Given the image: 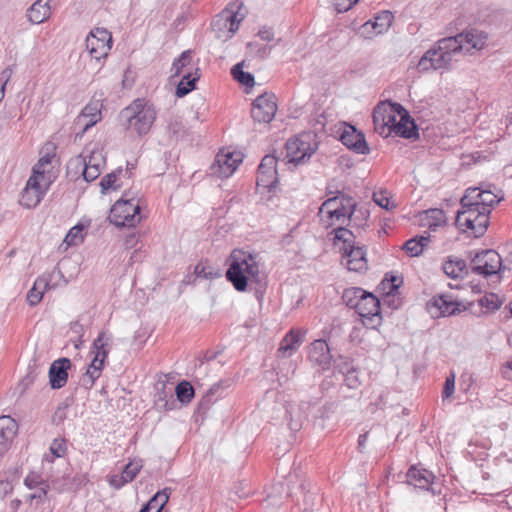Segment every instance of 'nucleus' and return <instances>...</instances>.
Segmentation results:
<instances>
[{"mask_svg": "<svg viewBox=\"0 0 512 512\" xmlns=\"http://www.w3.org/2000/svg\"><path fill=\"white\" fill-rule=\"evenodd\" d=\"M229 268L226 278L240 292L247 289L248 281L261 284L263 275L260 272L258 254L243 249H234L228 259Z\"/></svg>", "mask_w": 512, "mask_h": 512, "instance_id": "obj_1", "label": "nucleus"}, {"mask_svg": "<svg viewBox=\"0 0 512 512\" xmlns=\"http://www.w3.org/2000/svg\"><path fill=\"white\" fill-rule=\"evenodd\" d=\"M462 38L460 33L438 40L418 61V71L449 69L456 56L464 53L466 45L463 44Z\"/></svg>", "mask_w": 512, "mask_h": 512, "instance_id": "obj_2", "label": "nucleus"}, {"mask_svg": "<svg viewBox=\"0 0 512 512\" xmlns=\"http://www.w3.org/2000/svg\"><path fill=\"white\" fill-rule=\"evenodd\" d=\"M156 119V110L144 99H136L120 112V121L126 130L139 136L146 135Z\"/></svg>", "mask_w": 512, "mask_h": 512, "instance_id": "obj_3", "label": "nucleus"}, {"mask_svg": "<svg viewBox=\"0 0 512 512\" xmlns=\"http://www.w3.org/2000/svg\"><path fill=\"white\" fill-rule=\"evenodd\" d=\"M357 203L349 195L337 191L336 195L324 201L319 209L320 214H326L329 222L327 226L336 223L343 224L346 220L353 221Z\"/></svg>", "mask_w": 512, "mask_h": 512, "instance_id": "obj_4", "label": "nucleus"}, {"mask_svg": "<svg viewBox=\"0 0 512 512\" xmlns=\"http://www.w3.org/2000/svg\"><path fill=\"white\" fill-rule=\"evenodd\" d=\"M483 189L480 187H469L460 200L461 209L456 215V225L463 231L470 230L475 226L476 213L480 211V203L482 202Z\"/></svg>", "mask_w": 512, "mask_h": 512, "instance_id": "obj_5", "label": "nucleus"}, {"mask_svg": "<svg viewBox=\"0 0 512 512\" xmlns=\"http://www.w3.org/2000/svg\"><path fill=\"white\" fill-rule=\"evenodd\" d=\"M399 107L403 106L399 103L385 101L380 102L374 108L372 117L375 132L383 137L392 135L396 126H398V119L402 115Z\"/></svg>", "mask_w": 512, "mask_h": 512, "instance_id": "obj_6", "label": "nucleus"}, {"mask_svg": "<svg viewBox=\"0 0 512 512\" xmlns=\"http://www.w3.org/2000/svg\"><path fill=\"white\" fill-rule=\"evenodd\" d=\"M109 220L118 227H134L140 222V206L133 198H121L110 210Z\"/></svg>", "mask_w": 512, "mask_h": 512, "instance_id": "obj_7", "label": "nucleus"}, {"mask_svg": "<svg viewBox=\"0 0 512 512\" xmlns=\"http://www.w3.org/2000/svg\"><path fill=\"white\" fill-rule=\"evenodd\" d=\"M470 269L473 273L489 277L495 274H503V260L492 249L476 252L470 261Z\"/></svg>", "mask_w": 512, "mask_h": 512, "instance_id": "obj_8", "label": "nucleus"}, {"mask_svg": "<svg viewBox=\"0 0 512 512\" xmlns=\"http://www.w3.org/2000/svg\"><path fill=\"white\" fill-rule=\"evenodd\" d=\"M481 197L482 202L479 207L480 211L475 214L478 220L476 221L475 226H472V234L476 238L483 236L486 232L489 226V215L493 207L503 200L504 194L501 190L495 193L491 189H483V195Z\"/></svg>", "mask_w": 512, "mask_h": 512, "instance_id": "obj_9", "label": "nucleus"}, {"mask_svg": "<svg viewBox=\"0 0 512 512\" xmlns=\"http://www.w3.org/2000/svg\"><path fill=\"white\" fill-rule=\"evenodd\" d=\"M112 47V35L105 28H95L86 38V49L96 60L105 58Z\"/></svg>", "mask_w": 512, "mask_h": 512, "instance_id": "obj_10", "label": "nucleus"}, {"mask_svg": "<svg viewBox=\"0 0 512 512\" xmlns=\"http://www.w3.org/2000/svg\"><path fill=\"white\" fill-rule=\"evenodd\" d=\"M309 138V135H304L287 141L285 148L288 163L295 165L304 163L315 153L316 146L311 145Z\"/></svg>", "mask_w": 512, "mask_h": 512, "instance_id": "obj_11", "label": "nucleus"}, {"mask_svg": "<svg viewBox=\"0 0 512 512\" xmlns=\"http://www.w3.org/2000/svg\"><path fill=\"white\" fill-rule=\"evenodd\" d=\"M356 312L367 328H376L381 323L380 300L370 292L365 291Z\"/></svg>", "mask_w": 512, "mask_h": 512, "instance_id": "obj_12", "label": "nucleus"}, {"mask_svg": "<svg viewBox=\"0 0 512 512\" xmlns=\"http://www.w3.org/2000/svg\"><path fill=\"white\" fill-rule=\"evenodd\" d=\"M277 112L276 96L265 92L252 103L251 116L259 123H270Z\"/></svg>", "mask_w": 512, "mask_h": 512, "instance_id": "obj_13", "label": "nucleus"}, {"mask_svg": "<svg viewBox=\"0 0 512 512\" xmlns=\"http://www.w3.org/2000/svg\"><path fill=\"white\" fill-rule=\"evenodd\" d=\"M63 278V274L55 267L47 275H42L36 279L33 287L27 293V301L31 306L37 305L48 288H55L58 285V280Z\"/></svg>", "mask_w": 512, "mask_h": 512, "instance_id": "obj_14", "label": "nucleus"}, {"mask_svg": "<svg viewBox=\"0 0 512 512\" xmlns=\"http://www.w3.org/2000/svg\"><path fill=\"white\" fill-rule=\"evenodd\" d=\"M278 159L274 155H266L262 158L258 167L257 185L269 190L273 189L278 182L277 178Z\"/></svg>", "mask_w": 512, "mask_h": 512, "instance_id": "obj_15", "label": "nucleus"}, {"mask_svg": "<svg viewBox=\"0 0 512 512\" xmlns=\"http://www.w3.org/2000/svg\"><path fill=\"white\" fill-rule=\"evenodd\" d=\"M242 159L235 153H218L211 165V173L219 178H228L237 169Z\"/></svg>", "mask_w": 512, "mask_h": 512, "instance_id": "obj_16", "label": "nucleus"}, {"mask_svg": "<svg viewBox=\"0 0 512 512\" xmlns=\"http://www.w3.org/2000/svg\"><path fill=\"white\" fill-rule=\"evenodd\" d=\"M459 303L450 295L434 296L427 304L428 312L432 317L455 315L459 309Z\"/></svg>", "mask_w": 512, "mask_h": 512, "instance_id": "obj_17", "label": "nucleus"}, {"mask_svg": "<svg viewBox=\"0 0 512 512\" xmlns=\"http://www.w3.org/2000/svg\"><path fill=\"white\" fill-rule=\"evenodd\" d=\"M340 141L347 148L358 154L366 155L370 151L364 134L352 125H347L344 128L340 135Z\"/></svg>", "mask_w": 512, "mask_h": 512, "instance_id": "obj_18", "label": "nucleus"}, {"mask_svg": "<svg viewBox=\"0 0 512 512\" xmlns=\"http://www.w3.org/2000/svg\"><path fill=\"white\" fill-rule=\"evenodd\" d=\"M71 360L63 357L52 362L49 368V384L52 389L63 388L68 381V370L71 368Z\"/></svg>", "mask_w": 512, "mask_h": 512, "instance_id": "obj_19", "label": "nucleus"}, {"mask_svg": "<svg viewBox=\"0 0 512 512\" xmlns=\"http://www.w3.org/2000/svg\"><path fill=\"white\" fill-rule=\"evenodd\" d=\"M308 358L311 363L318 366L321 370L329 369L332 355L327 342L322 339L312 342L309 348Z\"/></svg>", "mask_w": 512, "mask_h": 512, "instance_id": "obj_20", "label": "nucleus"}, {"mask_svg": "<svg viewBox=\"0 0 512 512\" xmlns=\"http://www.w3.org/2000/svg\"><path fill=\"white\" fill-rule=\"evenodd\" d=\"M343 259L350 271L362 272L367 269L366 252L363 247L352 245L343 248Z\"/></svg>", "mask_w": 512, "mask_h": 512, "instance_id": "obj_21", "label": "nucleus"}, {"mask_svg": "<svg viewBox=\"0 0 512 512\" xmlns=\"http://www.w3.org/2000/svg\"><path fill=\"white\" fill-rule=\"evenodd\" d=\"M109 344L110 337H108L105 332L99 333L91 347V353L94 354V357L90 366H95V368L100 370L103 369L105 360L109 354Z\"/></svg>", "mask_w": 512, "mask_h": 512, "instance_id": "obj_22", "label": "nucleus"}, {"mask_svg": "<svg viewBox=\"0 0 512 512\" xmlns=\"http://www.w3.org/2000/svg\"><path fill=\"white\" fill-rule=\"evenodd\" d=\"M84 170H83V178L87 182L94 181L101 174V168L105 163V158L102 154V151L94 150L88 157L83 159Z\"/></svg>", "mask_w": 512, "mask_h": 512, "instance_id": "obj_23", "label": "nucleus"}, {"mask_svg": "<svg viewBox=\"0 0 512 512\" xmlns=\"http://www.w3.org/2000/svg\"><path fill=\"white\" fill-rule=\"evenodd\" d=\"M399 108L402 115L400 116V119H398V126H396V129L392 134L405 139H417L419 134L414 120L404 107Z\"/></svg>", "mask_w": 512, "mask_h": 512, "instance_id": "obj_24", "label": "nucleus"}, {"mask_svg": "<svg viewBox=\"0 0 512 512\" xmlns=\"http://www.w3.org/2000/svg\"><path fill=\"white\" fill-rule=\"evenodd\" d=\"M305 334L306 331L290 330L281 341L280 347L277 350L278 356L288 357L292 355L303 341Z\"/></svg>", "mask_w": 512, "mask_h": 512, "instance_id": "obj_25", "label": "nucleus"}, {"mask_svg": "<svg viewBox=\"0 0 512 512\" xmlns=\"http://www.w3.org/2000/svg\"><path fill=\"white\" fill-rule=\"evenodd\" d=\"M393 18V14L390 11H381L373 20H369L362 25L363 33L368 32L371 28L375 35H380L389 29Z\"/></svg>", "mask_w": 512, "mask_h": 512, "instance_id": "obj_26", "label": "nucleus"}, {"mask_svg": "<svg viewBox=\"0 0 512 512\" xmlns=\"http://www.w3.org/2000/svg\"><path fill=\"white\" fill-rule=\"evenodd\" d=\"M18 425L10 416L0 417V453L7 450L9 443L14 439Z\"/></svg>", "mask_w": 512, "mask_h": 512, "instance_id": "obj_27", "label": "nucleus"}, {"mask_svg": "<svg viewBox=\"0 0 512 512\" xmlns=\"http://www.w3.org/2000/svg\"><path fill=\"white\" fill-rule=\"evenodd\" d=\"M443 272L450 278H463L468 275L469 268L463 259L458 257H448L443 265Z\"/></svg>", "mask_w": 512, "mask_h": 512, "instance_id": "obj_28", "label": "nucleus"}, {"mask_svg": "<svg viewBox=\"0 0 512 512\" xmlns=\"http://www.w3.org/2000/svg\"><path fill=\"white\" fill-rule=\"evenodd\" d=\"M51 0H37L28 9V20L33 24H40L47 20L51 15L49 2Z\"/></svg>", "mask_w": 512, "mask_h": 512, "instance_id": "obj_29", "label": "nucleus"}, {"mask_svg": "<svg viewBox=\"0 0 512 512\" xmlns=\"http://www.w3.org/2000/svg\"><path fill=\"white\" fill-rule=\"evenodd\" d=\"M406 478L408 484L417 488L426 489L432 483L434 476L426 469H418L413 466L408 470Z\"/></svg>", "mask_w": 512, "mask_h": 512, "instance_id": "obj_30", "label": "nucleus"}, {"mask_svg": "<svg viewBox=\"0 0 512 512\" xmlns=\"http://www.w3.org/2000/svg\"><path fill=\"white\" fill-rule=\"evenodd\" d=\"M171 493L170 488H164L158 491L139 512H167L164 510Z\"/></svg>", "mask_w": 512, "mask_h": 512, "instance_id": "obj_31", "label": "nucleus"}, {"mask_svg": "<svg viewBox=\"0 0 512 512\" xmlns=\"http://www.w3.org/2000/svg\"><path fill=\"white\" fill-rule=\"evenodd\" d=\"M461 35L463 37L462 42L466 45L464 53H469L471 49L480 50L486 44L487 35L484 32L472 29L461 33Z\"/></svg>", "mask_w": 512, "mask_h": 512, "instance_id": "obj_32", "label": "nucleus"}, {"mask_svg": "<svg viewBox=\"0 0 512 512\" xmlns=\"http://www.w3.org/2000/svg\"><path fill=\"white\" fill-rule=\"evenodd\" d=\"M199 78V68H195L194 72L187 71L185 74H183L182 79L176 87V96L181 98L194 90L196 88V82L199 80Z\"/></svg>", "mask_w": 512, "mask_h": 512, "instance_id": "obj_33", "label": "nucleus"}, {"mask_svg": "<svg viewBox=\"0 0 512 512\" xmlns=\"http://www.w3.org/2000/svg\"><path fill=\"white\" fill-rule=\"evenodd\" d=\"M102 104L100 101L95 100L89 102L80 113V121L84 119V117H90V122L85 124V128H91L95 124H97L102 119L101 114Z\"/></svg>", "mask_w": 512, "mask_h": 512, "instance_id": "obj_34", "label": "nucleus"}, {"mask_svg": "<svg viewBox=\"0 0 512 512\" xmlns=\"http://www.w3.org/2000/svg\"><path fill=\"white\" fill-rule=\"evenodd\" d=\"M157 394L155 395V405L162 410H172L175 407L176 400L171 389L166 390V384H161V389L157 388Z\"/></svg>", "mask_w": 512, "mask_h": 512, "instance_id": "obj_35", "label": "nucleus"}, {"mask_svg": "<svg viewBox=\"0 0 512 512\" xmlns=\"http://www.w3.org/2000/svg\"><path fill=\"white\" fill-rule=\"evenodd\" d=\"M430 241V236H415L407 240L402 249L405 250L411 257H416L422 254L423 249Z\"/></svg>", "mask_w": 512, "mask_h": 512, "instance_id": "obj_36", "label": "nucleus"}, {"mask_svg": "<svg viewBox=\"0 0 512 512\" xmlns=\"http://www.w3.org/2000/svg\"><path fill=\"white\" fill-rule=\"evenodd\" d=\"M44 195L43 190H32L30 188H24L20 197V204L26 208H35L41 201Z\"/></svg>", "mask_w": 512, "mask_h": 512, "instance_id": "obj_37", "label": "nucleus"}, {"mask_svg": "<svg viewBox=\"0 0 512 512\" xmlns=\"http://www.w3.org/2000/svg\"><path fill=\"white\" fill-rule=\"evenodd\" d=\"M364 295V289L360 287H351L344 290L342 299L348 307L356 310Z\"/></svg>", "mask_w": 512, "mask_h": 512, "instance_id": "obj_38", "label": "nucleus"}, {"mask_svg": "<svg viewBox=\"0 0 512 512\" xmlns=\"http://www.w3.org/2000/svg\"><path fill=\"white\" fill-rule=\"evenodd\" d=\"M192 61V52L191 50H186L181 53V55L174 60L171 68L172 75L171 77L180 76L186 67L190 65Z\"/></svg>", "mask_w": 512, "mask_h": 512, "instance_id": "obj_39", "label": "nucleus"}, {"mask_svg": "<svg viewBox=\"0 0 512 512\" xmlns=\"http://www.w3.org/2000/svg\"><path fill=\"white\" fill-rule=\"evenodd\" d=\"M167 131L169 136L176 141L184 138L187 134V130L179 117L169 119Z\"/></svg>", "mask_w": 512, "mask_h": 512, "instance_id": "obj_40", "label": "nucleus"}, {"mask_svg": "<svg viewBox=\"0 0 512 512\" xmlns=\"http://www.w3.org/2000/svg\"><path fill=\"white\" fill-rule=\"evenodd\" d=\"M243 19L244 16L239 15L238 11H235L232 7H227L212 21V26H220L222 25V21L225 23L242 22Z\"/></svg>", "mask_w": 512, "mask_h": 512, "instance_id": "obj_41", "label": "nucleus"}, {"mask_svg": "<svg viewBox=\"0 0 512 512\" xmlns=\"http://www.w3.org/2000/svg\"><path fill=\"white\" fill-rule=\"evenodd\" d=\"M175 393L181 403H190L194 397V388L188 381H181L175 387Z\"/></svg>", "mask_w": 512, "mask_h": 512, "instance_id": "obj_42", "label": "nucleus"}, {"mask_svg": "<svg viewBox=\"0 0 512 512\" xmlns=\"http://www.w3.org/2000/svg\"><path fill=\"white\" fill-rule=\"evenodd\" d=\"M233 78L244 86L252 87L255 83L254 76L242 69V63H237L231 69Z\"/></svg>", "mask_w": 512, "mask_h": 512, "instance_id": "obj_43", "label": "nucleus"}, {"mask_svg": "<svg viewBox=\"0 0 512 512\" xmlns=\"http://www.w3.org/2000/svg\"><path fill=\"white\" fill-rule=\"evenodd\" d=\"M331 234L334 235L335 241L343 242V248L350 247L355 243V235L351 230L345 227L339 226L333 229Z\"/></svg>", "mask_w": 512, "mask_h": 512, "instance_id": "obj_44", "label": "nucleus"}, {"mask_svg": "<svg viewBox=\"0 0 512 512\" xmlns=\"http://www.w3.org/2000/svg\"><path fill=\"white\" fill-rule=\"evenodd\" d=\"M122 173V169L119 168L116 171L106 174L100 181V187L102 193H106L109 189L117 190L119 186L115 185L118 179V175Z\"/></svg>", "mask_w": 512, "mask_h": 512, "instance_id": "obj_45", "label": "nucleus"}, {"mask_svg": "<svg viewBox=\"0 0 512 512\" xmlns=\"http://www.w3.org/2000/svg\"><path fill=\"white\" fill-rule=\"evenodd\" d=\"M83 228L84 227L82 225L72 227L66 234L64 243H66L67 246H73L81 243L83 241Z\"/></svg>", "mask_w": 512, "mask_h": 512, "instance_id": "obj_46", "label": "nucleus"}, {"mask_svg": "<svg viewBox=\"0 0 512 512\" xmlns=\"http://www.w3.org/2000/svg\"><path fill=\"white\" fill-rule=\"evenodd\" d=\"M24 485L32 489H40L41 486L49 485L48 482L37 472H30L24 479Z\"/></svg>", "mask_w": 512, "mask_h": 512, "instance_id": "obj_47", "label": "nucleus"}, {"mask_svg": "<svg viewBox=\"0 0 512 512\" xmlns=\"http://www.w3.org/2000/svg\"><path fill=\"white\" fill-rule=\"evenodd\" d=\"M102 370L95 368V366H90L87 368L86 373L83 375L81 382L82 385L86 388H91L95 381L101 376Z\"/></svg>", "mask_w": 512, "mask_h": 512, "instance_id": "obj_48", "label": "nucleus"}, {"mask_svg": "<svg viewBox=\"0 0 512 512\" xmlns=\"http://www.w3.org/2000/svg\"><path fill=\"white\" fill-rule=\"evenodd\" d=\"M479 304L482 307H485L487 309L494 311L501 307L502 301L500 300L498 295H496L494 293H490L489 295L482 297L479 300Z\"/></svg>", "mask_w": 512, "mask_h": 512, "instance_id": "obj_49", "label": "nucleus"}, {"mask_svg": "<svg viewBox=\"0 0 512 512\" xmlns=\"http://www.w3.org/2000/svg\"><path fill=\"white\" fill-rule=\"evenodd\" d=\"M54 157V154L46 153L40 157L38 162L33 167L34 174L41 175V178H44L45 172H48L46 166L51 164V160Z\"/></svg>", "mask_w": 512, "mask_h": 512, "instance_id": "obj_50", "label": "nucleus"}, {"mask_svg": "<svg viewBox=\"0 0 512 512\" xmlns=\"http://www.w3.org/2000/svg\"><path fill=\"white\" fill-rule=\"evenodd\" d=\"M287 417H289L288 426L291 431H299L302 427V421L298 409H287Z\"/></svg>", "mask_w": 512, "mask_h": 512, "instance_id": "obj_51", "label": "nucleus"}, {"mask_svg": "<svg viewBox=\"0 0 512 512\" xmlns=\"http://www.w3.org/2000/svg\"><path fill=\"white\" fill-rule=\"evenodd\" d=\"M141 468L142 465L139 462L132 461L125 465L121 473L128 482H131L139 473Z\"/></svg>", "mask_w": 512, "mask_h": 512, "instance_id": "obj_52", "label": "nucleus"}, {"mask_svg": "<svg viewBox=\"0 0 512 512\" xmlns=\"http://www.w3.org/2000/svg\"><path fill=\"white\" fill-rule=\"evenodd\" d=\"M194 272L198 277H202L205 279H213L218 275V273L214 271L212 267L202 262L198 263L195 266Z\"/></svg>", "mask_w": 512, "mask_h": 512, "instance_id": "obj_53", "label": "nucleus"}, {"mask_svg": "<svg viewBox=\"0 0 512 512\" xmlns=\"http://www.w3.org/2000/svg\"><path fill=\"white\" fill-rule=\"evenodd\" d=\"M344 376V383L350 389H355L360 385L359 372L356 368H350Z\"/></svg>", "mask_w": 512, "mask_h": 512, "instance_id": "obj_54", "label": "nucleus"}, {"mask_svg": "<svg viewBox=\"0 0 512 512\" xmlns=\"http://www.w3.org/2000/svg\"><path fill=\"white\" fill-rule=\"evenodd\" d=\"M401 284H402V279L397 276H391L390 279L385 278L382 281L384 290L387 289L388 298L391 296L392 293H397V290Z\"/></svg>", "mask_w": 512, "mask_h": 512, "instance_id": "obj_55", "label": "nucleus"}, {"mask_svg": "<svg viewBox=\"0 0 512 512\" xmlns=\"http://www.w3.org/2000/svg\"><path fill=\"white\" fill-rule=\"evenodd\" d=\"M51 453L56 457H62L66 452L64 439H54L50 446Z\"/></svg>", "mask_w": 512, "mask_h": 512, "instance_id": "obj_56", "label": "nucleus"}, {"mask_svg": "<svg viewBox=\"0 0 512 512\" xmlns=\"http://www.w3.org/2000/svg\"><path fill=\"white\" fill-rule=\"evenodd\" d=\"M374 202L379 205L381 208L389 210L394 207V205H390V200L386 194V192H379L373 194Z\"/></svg>", "mask_w": 512, "mask_h": 512, "instance_id": "obj_57", "label": "nucleus"}, {"mask_svg": "<svg viewBox=\"0 0 512 512\" xmlns=\"http://www.w3.org/2000/svg\"><path fill=\"white\" fill-rule=\"evenodd\" d=\"M455 389V376L454 374L448 376L445 380L443 391H442V397L443 399L449 398L453 393Z\"/></svg>", "mask_w": 512, "mask_h": 512, "instance_id": "obj_58", "label": "nucleus"}, {"mask_svg": "<svg viewBox=\"0 0 512 512\" xmlns=\"http://www.w3.org/2000/svg\"><path fill=\"white\" fill-rule=\"evenodd\" d=\"M359 0H334V7L338 13L350 10Z\"/></svg>", "mask_w": 512, "mask_h": 512, "instance_id": "obj_59", "label": "nucleus"}, {"mask_svg": "<svg viewBox=\"0 0 512 512\" xmlns=\"http://www.w3.org/2000/svg\"><path fill=\"white\" fill-rule=\"evenodd\" d=\"M108 482L112 487L116 489H120L122 486L128 483L122 473L109 476Z\"/></svg>", "mask_w": 512, "mask_h": 512, "instance_id": "obj_60", "label": "nucleus"}, {"mask_svg": "<svg viewBox=\"0 0 512 512\" xmlns=\"http://www.w3.org/2000/svg\"><path fill=\"white\" fill-rule=\"evenodd\" d=\"M49 485L41 486L40 489H36V491L27 497V501L32 502L33 500L41 501L49 491Z\"/></svg>", "mask_w": 512, "mask_h": 512, "instance_id": "obj_61", "label": "nucleus"}, {"mask_svg": "<svg viewBox=\"0 0 512 512\" xmlns=\"http://www.w3.org/2000/svg\"><path fill=\"white\" fill-rule=\"evenodd\" d=\"M12 75V70L10 68H6L2 71V73L0 74V82H1V87H0V101L3 99L4 97V91H5V86L7 84V82L9 81L10 77Z\"/></svg>", "mask_w": 512, "mask_h": 512, "instance_id": "obj_62", "label": "nucleus"}, {"mask_svg": "<svg viewBox=\"0 0 512 512\" xmlns=\"http://www.w3.org/2000/svg\"><path fill=\"white\" fill-rule=\"evenodd\" d=\"M222 387V383L219 382V383H216L214 384L208 391L207 393L205 394V396L203 397L202 401H201V404H204V403H211L212 402V397L217 393V391Z\"/></svg>", "mask_w": 512, "mask_h": 512, "instance_id": "obj_63", "label": "nucleus"}, {"mask_svg": "<svg viewBox=\"0 0 512 512\" xmlns=\"http://www.w3.org/2000/svg\"><path fill=\"white\" fill-rule=\"evenodd\" d=\"M13 485L8 480H0V499H3L7 494L12 492Z\"/></svg>", "mask_w": 512, "mask_h": 512, "instance_id": "obj_64", "label": "nucleus"}]
</instances>
